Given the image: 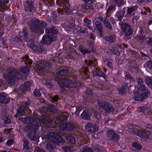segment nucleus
Instances as JSON below:
<instances>
[{
	"instance_id": "1",
	"label": "nucleus",
	"mask_w": 152,
	"mask_h": 152,
	"mask_svg": "<svg viewBox=\"0 0 152 152\" xmlns=\"http://www.w3.org/2000/svg\"><path fill=\"white\" fill-rule=\"evenodd\" d=\"M30 22L31 23L29 25L30 28L32 32L39 34H42L44 32L43 28L47 26L46 22L40 21L35 18L31 19Z\"/></svg>"
},
{
	"instance_id": "2",
	"label": "nucleus",
	"mask_w": 152,
	"mask_h": 152,
	"mask_svg": "<svg viewBox=\"0 0 152 152\" xmlns=\"http://www.w3.org/2000/svg\"><path fill=\"white\" fill-rule=\"evenodd\" d=\"M44 137L46 139L57 145L60 143H63L64 142L61 135L54 132H48L47 134L45 135Z\"/></svg>"
},
{
	"instance_id": "3",
	"label": "nucleus",
	"mask_w": 152,
	"mask_h": 152,
	"mask_svg": "<svg viewBox=\"0 0 152 152\" xmlns=\"http://www.w3.org/2000/svg\"><path fill=\"white\" fill-rule=\"evenodd\" d=\"M59 128L62 130L71 131L75 130L76 126L74 123L68 121L61 124L59 126Z\"/></svg>"
},
{
	"instance_id": "4",
	"label": "nucleus",
	"mask_w": 152,
	"mask_h": 152,
	"mask_svg": "<svg viewBox=\"0 0 152 152\" xmlns=\"http://www.w3.org/2000/svg\"><path fill=\"white\" fill-rule=\"evenodd\" d=\"M98 103L99 108L104 110L106 113L110 114L114 110L112 105L108 102H102Z\"/></svg>"
},
{
	"instance_id": "5",
	"label": "nucleus",
	"mask_w": 152,
	"mask_h": 152,
	"mask_svg": "<svg viewBox=\"0 0 152 152\" xmlns=\"http://www.w3.org/2000/svg\"><path fill=\"white\" fill-rule=\"evenodd\" d=\"M62 84L61 85L59 84L60 87L62 89L64 88V86L70 88H74L77 86V82L75 80H71L68 79H66L63 80Z\"/></svg>"
},
{
	"instance_id": "6",
	"label": "nucleus",
	"mask_w": 152,
	"mask_h": 152,
	"mask_svg": "<svg viewBox=\"0 0 152 152\" xmlns=\"http://www.w3.org/2000/svg\"><path fill=\"white\" fill-rule=\"evenodd\" d=\"M56 4L57 5L64 8V12L70 15L71 11L68 0H57Z\"/></svg>"
},
{
	"instance_id": "7",
	"label": "nucleus",
	"mask_w": 152,
	"mask_h": 152,
	"mask_svg": "<svg viewBox=\"0 0 152 152\" xmlns=\"http://www.w3.org/2000/svg\"><path fill=\"white\" fill-rule=\"evenodd\" d=\"M122 30L124 32L125 36H129L133 33L132 27L129 24L123 23L120 24Z\"/></svg>"
},
{
	"instance_id": "8",
	"label": "nucleus",
	"mask_w": 152,
	"mask_h": 152,
	"mask_svg": "<svg viewBox=\"0 0 152 152\" xmlns=\"http://www.w3.org/2000/svg\"><path fill=\"white\" fill-rule=\"evenodd\" d=\"M106 134L110 140L115 144L118 143L119 137L115 132L113 130L109 129L107 131Z\"/></svg>"
},
{
	"instance_id": "9",
	"label": "nucleus",
	"mask_w": 152,
	"mask_h": 152,
	"mask_svg": "<svg viewBox=\"0 0 152 152\" xmlns=\"http://www.w3.org/2000/svg\"><path fill=\"white\" fill-rule=\"evenodd\" d=\"M85 127L86 130L91 134L95 133L99 130L97 125L90 122H88L86 125Z\"/></svg>"
},
{
	"instance_id": "10",
	"label": "nucleus",
	"mask_w": 152,
	"mask_h": 152,
	"mask_svg": "<svg viewBox=\"0 0 152 152\" xmlns=\"http://www.w3.org/2000/svg\"><path fill=\"white\" fill-rule=\"evenodd\" d=\"M57 39L55 35H44L42 39L41 42L44 44L49 45L53 41H55Z\"/></svg>"
},
{
	"instance_id": "11",
	"label": "nucleus",
	"mask_w": 152,
	"mask_h": 152,
	"mask_svg": "<svg viewBox=\"0 0 152 152\" xmlns=\"http://www.w3.org/2000/svg\"><path fill=\"white\" fill-rule=\"evenodd\" d=\"M139 112H141L145 115H147L152 120V111L146 106L140 107L138 110Z\"/></svg>"
},
{
	"instance_id": "12",
	"label": "nucleus",
	"mask_w": 152,
	"mask_h": 152,
	"mask_svg": "<svg viewBox=\"0 0 152 152\" xmlns=\"http://www.w3.org/2000/svg\"><path fill=\"white\" fill-rule=\"evenodd\" d=\"M37 129L35 127H33L31 128V129L29 130L28 137V138L33 141H37L38 138L36 135L37 132Z\"/></svg>"
},
{
	"instance_id": "13",
	"label": "nucleus",
	"mask_w": 152,
	"mask_h": 152,
	"mask_svg": "<svg viewBox=\"0 0 152 152\" xmlns=\"http://www.w3.org/2000/svg\"><path fill=\"white\" fill-rule=\"evenodd\" d=\"M7 72L9 75L16 79H20L21 77V74L19 71L16 69H15L13 68H8L7 70Z\"/></svg>"
},
{
	"instance_id": "14",
	"label": "nucleus",
	"mask_w": 152,
	"mask_h": 152,
	"mask_svg": "<svg viewBox=\"0 0 152 152\" xmlns=\"http://www.w3.org/2000/svg\"><path fill=\"white\" fill-rule=\"evenodd\" d=\"M24 7L25 11L31 12H35V9L34 6L33 1H26Z\"/></svg>"
},
{
	"instance_id": "15",
	"label": "nucleus",
	"mask_w": 152,
	"mask_h": 152,
	"mask_svg": "<svg viewBox=\"0 0 152 152\" xmlns=\"http://www.w3.org/2000/svg\"><path fill=\"white\" fill-rule=\"evenodd\" d=\"M69 71L66 69H63L60 72H57L56 73V76L57 79H61L68 75Z\"/></svg>"
},
{
	"instance_id": "16",
	"label": "nucleus",
	"mask_w": 152,
	"mask_h": 152,
	"mask_svg": "<svg viewBox=\"0 0 152 152\" xmlns=\"http://www.w3.org/2000/svg\"><path fill=\"white\" fill-rule=\"evenodd\" d=\"M92 73L94 76H97L99 77H102L104 79L106 78V76L104 72L100 69L96 67L95 69L93 70Z\"/></svg>"
},
{
	"instance_id": "17",
	"label": "nucleus",
	"mask_w": 152,
	"mask_h": 152,
	"mask_svg": "<svg viewBox=\"0 0 152 152\" xmlns=\"http://www.w3.org/2000/svg\"><path fill=\"white\" fill-rule=\"evenodd\" d=\"M81 7L83 10H85L89 13H91L94 10L92 3L85 4L82 5Z\"/></svg>"
},
{
	"instance_id": "18",
	"label": "nucleus",
	"mask_w": 152,
	"mask_h": 152,
	"mask_svg": "<svg viewBox=\"0 0 152 152\" xmlns=\"http://www.w3.org/2000/svg\"><path fill=\"white\" fill-rule=\"evenodd\" d=\"M58 27L54 26L49 29L46 28L45 32L48 35H53V34H57L58 32Z\"/></svg>"
},
{
	"instance_id": "19",
	"label": "nucleus",
	"mask_w": 152,
	"mask_h": 152,
	"mask_svg": "<svg viewBox=\"0 0 152 152\" xmlns=\"http://www.w3.org/2000/svg\"><path fill=\"white\" fill-rule=\"evenodd\" d=\"M9 2V0H0V12H3L4 10H8V8L6 7V4Z\"/></svg>"
},
{
	"instance_id": "20",
	"label": "nucleus",
	"mask_w": 152,
	"mask_h": 152,
	"mask_svg": "<svg viewBox=\"0 0 152 152\" xmlns=\"http://www.w3.org/2000/svg\"><path fill=\"white\" fill-rule=\"evenodd\" d=\"M33 83L32 81H28L24 83L23 86V91H29L31 89V87L33 85Z\"/></svg>"
},
{
	"instance_id": "21",
	"label": "nucleus",
	"mask_w": 152,
	"mask_h": 152,
	"mask_svg": "<svg viewBox=\"0 0 152 152\" xmlns=\"http://www.w3.org/2000/svg\"><path fill=\"white\" fill-rule=\"evenodd\" d=\"M124 8L122 10H119L117 12L115 16L117 17L118 21H121L122 20V18L124 17L126 11Z\"/></svg>"
},
{
	"instance_id": "22",
	"label": "nucleus",
	"mask_w": 152,
	"mask_h": 152,
	"mask_svg": "<svg viewBox=\"0 0 152 152\" xmlns=\"http://www.w3.org/2000/svg\"><path fill=\"white\" fill-rule=\"evenodd\" d=\"M41 123L45 126H48L52 124V122L50 118L48 116H44L41 120Z\"/></svg>"
},
{
	"instance_id": "23",
	"label": "nucleus",
	"mask_w": 152,
	"mask_h": 152,
	"mask_svg": "<svg viewBox=\"0 0 152 152\" xmlns=\"http://www.w3.org/2000/svg\"><path fill=\"white\" fill-rule=\"evenodd\" d=\"M28 46L33 50L37 52H41L44 51L43 48L40 46H37L33 44H28Z\"/></svg>"
},
{
	"instance_id": "24",
	"label": "nucleus",
	"mask_w": 152,
	"mask_h": 152,
	"mask_svg": "<svg viewBox=\"0 0 152 152\" xmlns=\"http://www.w3.org/2000/svg\"><path fill=\"white\" fill-rule=\"evenodd\" d=\"M37 63L38 64L42 65L46 67L50 68L53 67V65L48 61H46L44 60H41L37 61Z\"/></svg>"
},
{
	"instance_id": "25",
	"label": "nucleus",
	"mask_w": 152,
	"mask_h": 152,
	"mask_svg": "<svg viewBox=\"0 0 152 152\" xmlns=\"http://www.w3.org/2000/svg\"><path fill=\"white\" fill-rule=\"evenodd\" d=\"M128 89L126 84L124 83L121 88L118 89L119 93L121 94H126L127 93Z\"/></svg>"
},
{
	"instance_id": "26",
	"label": "nucleus",
	"mask_w": 152,
	"mask_h": 152,
	"mask_svg": "<svg viewBox=\"0 0 152 152\" xmlns=\"http://www.w3.org/2000/svg\"><path fill=\"white\" fill-rule=\"evenodd\" d=\"M25 114V109L23 107H19L17 110V113L15 116L19 117L23 116Z\"/></svg>"
},
{
	"instance_id": "27",
	"label": "nucleus",
	"mask_w": 152,
	"mask_h": 152,
	"mask_svg": "<svg viewBox=\"0 0 152 152\" xmlns=\"http://www.w3.org/2000/svg\"><path fill=\"white\" fill-rule=\"evenodd\" d=\"M105 27L109 30L112 31L113 30L112 27L110 26V24L109 21V20L107 18L105 17L104 19V20L102 22Z\"/></svg>"
},
{
	"instance_id": "28",
	"label": "nucleus",
	"mask_w": 152,
	"mask_h": 152,
	"mask_svg": "<svg viewBox=\"0 0 152 152\" xmlns=\"http://www.w3.org/2000/svg\"><path fill=\"white\" fill-rule=\"evenodd\" d=\"M144 80L147 86L150 87H152V78L148 76L144 77Z\"/></svg>"
},
{
	"instance_id": "29",
	"label": "nucleus",
	"mask_w": 152,
	"mask_h": 152,
	"mask_svg": "<svg viewBox=\"0 0 152 152\" xmlns=\"http://www.w3.org/2000/svg\"><path fill=\"white\" fill-rule=\"evenodd\" d=\"M30 69L28 66H24L22 67L20 69V71L25 74L26 75H28L29 74Z\"/></svg>"
},
{
	"instance_id": "30",
	"label": "nucleus",
	"mask_w": 152,
	"mask_h": 152,
	"mask_svg": "<svg viewBox=\"0 0 152 152\" xmlns=\"http://www.w3.org/2000/svg\"><path fill=\"white\" fill-rule=\"evenodd\" d=\"M148 97L149 96H134L133 98L135 101L142 102Z\"/></svg>"
},
{
	"instance_id": "31",
	"label": "nucleus",
	"mask_w": 152,
	"mask_h": 152,
	"mask_svg": "<svg viewBox=\"0 0 152 152\" xmlns=\"http://www.w3.org/2000/svg\"><path fill=\"white\" fill-rule=\"evenodd\" d=\"M56 146L55 145L50 143L47 144L46 148V149L49 152H53L55 150Z\"/></svg>"
},
{
	"instance_id": "32",
	"label": "nucleus",
	"mask_w": 152,
	"mask_h": 152,
	"mask_svg": "<svg viewBox=\"0 0 152 152\" xmlns=\"http://www.w3.org/2000/svg\"><path fill=\"white\" fill-rule=\"evenodd\" d=\"M80 116L82 118L85 120H89L91 118L90 116L88 111L83 110L82 113L80 115Z\"/></svg>"
},
{
	"instance_id": "33",
	"label": "nucleus",
	"mask_w": 152,
	"mask_h": 152,
	"mask_svg": "<svg viewBox=\"0 0 152 152\" xmlns=\"http://www.w3.org/2000/svg\"><path fill=\"white\" fill-rule=\"evenodd\" d=\"M28 123L32 126L37 127L38 126V123L37 120L32 118H30L28 119Z\"/></svg>"
},
{
	"instance_id": "34",
	"label": "nucleus",
	"mask_w": 152,
	"mask_h": 152,
	"mask_svg": "<svg viewBox=\"0 0 152 152\" xmlns=\"http://www.w3.org/2000/svg\"><path fill=\"white\" fill-rule=\"evenodd\" d=\"M6 96H0V102L5 104L8 103L10 101V99L6 97Z\"/></svg>"
},
{
	"instance_id": "35",
	"label": "nucleus",
	"mask_w": 152,
	"mask_h": 152,
	"mask_svg": "<svg viewBox=\"0 0 152 152\" xmlns=\"http://www.w3.org/2000/svg\"><path fill=\"white\" fill-rule=\"evenodd\" d=\"M140 89L141 90L143 91H147L144 92L143 94H141L140 95H143V94L144 95H148L151 94L150 91L148 90V88L144 85H142V86H140Z\"/></svg>"
},
{
	"instance_id": "36",
	"label": "nucleus",
	"mask_w": 152,
	"mask_h": 152,
	"mask_svg": "<svg viewBox=\"0 0 152 152\" xmlns=\"http://www.w3.org/2000/svg\"><path fill=\"white\" fill-rule=\"evenodd\" d=\"M68 116L66 115H62L59 117L56 118V121H57L58 123H61L64 120H66Z\"/></svg>"
},
{
	"instance_id": "37",
	"label": "nucleus",
	"mask_w": 152,
	"mask_h": 152,
	"mask_svg": "<svg viewBox=\"0 0 152 152\" xmlns=\"http://www.w3.org/2000/svg\"><path fill=\"white\" fill-rule=\"evenodd\" d=\"M80 74L82 76L83 74L84 75H86L88 74V68L87 66H84L82 68L81 70H79Z\"/></svg>"
},
{
	"instance_id": "38",
	"label": "nucleus",
	"mask_w": 152,
	"mask_h": 152,
	"mask_svg": "<svg viewBox=\"0 0 152 152\" xmlns=\"http://www.w3.org/2000/svg\"><path fill=\"white\" fill-rule=\"evenodd\" d=\"M104 38L106 41H108L110 43H112L115 41L116 37L114 35H112L106 37H104Z\"/></svg>"
},
{
	"instance_id": "39",
	"label": "nucleus",
	"mask_w": 152,
	"mask_h": 152,
	"mask_svg": "<svg viewBox=\"0 0 152 152\" xmlns=\"http://www.w3.org/2000/svg\"><path fill=\"white\" fill-rule=\"evenodd\" d=\"M65 138L67 140L72 144H75L76 142V140L75 137L71 135H66Z\"/></svg>"
},
{
	"instance_id": "40",
	"label": "nucleus",
	"mask_w": 152,
	"mask_h": 152,
	"mask_svg": "<svg viewBox=\"0 0 152 152\" xmlns=\"http://www.w3.org/2000/svg\"><path fill=\"white\" fill-rule=\"evenodd\" d=\"M137 7L138 6L137 5L132 6L129 7H128V10L127 11V13L128 14L131 15L137 8Z\"/></svg>"
},
{
	"instance_id": "41",
	"label": "nucleus",
	"mask_w": 152,
	"mask_h": 152,
	"mask_svg": "<svg viewBox=\"0 0 152 152\" xmlns=\"http://www.w3.org/2000/svg\"><path fill=\"white\" fill-rule=\"evenodd\" d=\"M22 59L25 62L26 64H28L30 65L32 64V60L29 58L28 55H25L24 56L22 57Z\"/></svg>"
},
{
	"instance_id": "42",
	"label": "nucleus",
	"mask_w": 152,
	"mask_h": 152,
	"mask_svg": "<svg viewBox=\"0 0 152 152\" xmlns=\"http://www.w3.org/2000/svg\"><path fill=\"white\" fill-rule=\"evenodd\" d=\"M20 36L21 37H23L24 38V40H27V38L28 36V33L26 32L25 29L24 28L23 31L20 33Z\"/></svg>"
},
{
	"instance_id": "43",
	"label": "nucleus",
	"mask_w": 152,
	"mask_h": 152,
	"mask_svg": "<svg viewBox=\"0 0 152 152\" xmlns=\"http://www.w3.org/2000/svg\"><path fill=\"white\" fill-rule=\"evenodd\" d=\"M51 15L52 16V22L53 23H54L55 24H56L58 20V18L56 13L54 11H53L51 13Z\"/></svg>"
},
{
	"instance_id": "44",
	"label": "nucleus",
	"mask_w": 152,
	"mask_h": 152,
	"mask_svg": "<svg viewBox=\"0 0 152 152\" xmlns=\"http://www.w3.org/2000/svg\"><path fill=\"white\" fill-rule=\"evenodd\" d=\"M79 50L80 52L83 54H85L87 53H90L91 52V50L84 48L82 45L80 46Z\"/></svg>"
},
{
	"instance_id": "45",
	"label": "nucleus",
	"mask_w": 152,
	"mask_h": 152,
	"mask_svg": "<svg viewBox=\"0 0 152 152\" xmlns=\"http://www.w3.org/2000/svg\"><path fill=\"white\" fill-rule=\"evenodd\" d=\"M28 142L27 141H24L23 144V150L26 151H27L30 150L31 149L28 146Z\"/></svg>"
},
{
	"instance_id": "46",
	"label": "nucleus",
	"mask_w": 152,
	"mask_h": 152,
	"mask_svg": "<svg viewBox=\"0 0 152 152\" xmlns=\"http://www.w3.org/2000/svg\"><path fill=\"white\" fill-rule=\"evenodd\" d=\"M3 119L4 120V124H9L11 123V119L8 116H4L3 117Z\"/></svg>"
},
{
	"instance_id": "47",
	"label": "nucleus",
	"mask_w": 152,
	"mask_h": 152,
	"mask_svg": "<svg viewBox=\"0 0 152 152\" xmlns=\"http://www.w3.org/2000/svg\"><path fill=\"white\" fill-rule=\"evenodd\" d=\"M115 5H111L108 7L107 10V13H111L113 11L115 10Z\"/></svg>"
},
{
	"instance_id": "48",
	"label": "nucleus",
	"mask_w": 152,
	"mask_h": 152,
	"mask_svg": "<svg viewBox=\"0 0 152 152\" xmlns=\"http://www.w3.org/2000/svg\"><path fill=\"white\" fill-rule=\"evenodd\" d=\"M7 82L8 84L10 85H14L15 83V80L12 77H10L7 80Z\"/></svg>"
},
{
	"instance_id": "49",
	"label": "nucleus",
	"mask_w": 152,
	"mask_h": 152,
	"mask_svg": "<svg viewBox=\"0 0 152 152\" xmlns=\"http://www.w3.org/2000/svg\"><path fill=\"white\" fill-rule=\"evenodd\" d=\"M132 146L135 149L138 150H141L142 148L141 145L137 142H134L132 144Z\"/></svg>"
},
{
	"instance_id": "50",
	"label": "nucleus",
	"mask_w": 152,
	"mask_h": 152,
	"mask_svg": "<svg viewBox=\"0 0 152 152\" xmlns=\"http://www.w3.org/2000/svg\"><path fill=\"white\" fill-rule=\"evenodd\" d=\"M48 108L50 111L53 113H54L56 111L55 106L53 104H50L48 105Z\"/></svg>"
},
{
	"instance_id": "51",
	"label": "nucleus",
	"mask_w": 152,
	"mask_h": 152,
	"mask_svg": "<svg viewBox=\"0 0 152 152\" xmlns=\"http://www.w3.org/2000/svg\"><path fill=\"white\" fill-rule=\"evenodd\" d=\"M62 148L65 152H73L70 146H65L62 147Z\"/></svg>"
},
{
	"instance_id": "52",
	"label": "nucleus",
	"mask_w": 152,
	"mask_h": 152,
	"mask_svg": "<svg viewBox=\"0 0 152 152\" xmlns=\"http://www.w3.org/2000/svg\"><path fill=\"white\" fill-rule=\"evenodd\" d=\"M45 84L46 86L51 89H52L53 88V85L51 83V81L50 80L45 81Z\"/></svg>"
},
{
	"instance_id": "53",
	"label": "nucleus",
	"mask_w": 152,
	"mask_h": 152,
	"mask_svg": "<svg viewBox=\"0 0 152 152\" xmlns=\"http://www.w3.org/2000/svg\"><path fill=\"white\" fill-rule=\"evenodd\" d=\"M152 0H137V3L139 5H141L143 3H147L151 2Z\"/></svg>"
},
{
	"instance_id": "54",
	"label": "nucleus",
	"mask_w": 152,
	"mask_h": 152,
	"mask_svg": "<svg viewBox=\"0 0 152 152\" xmlns=\"http://www.w3.org/2000/svg\"><path fill=\"white\" fill-rule=\"evenodd\" d=\"M85 64L86 65L88 66H91V65L94 64V65L95 64L96 65V63H95V61H92L91 60H86L85 61Z\"/></svg>"
},
{
	"instance_id": "55",
	"label": "nucleus",
	"mask_w": 152,
	"mask_h": 152,
	"mask_svg": "<svg viewBox=\"0 0 152 152\" xmlns=\"http://www.w3.org/2000/svg\"><path fill=\"white\" fill-rule=\"evenodd\" d=\"M95 25L96 26V28L99 31H100L101 29L102 28V23L100 22H96V21L95 22Z\"/></svg>"
},
{
	"instance_id": "56",
	"label": "nucleus",
	"mask_w": 152,
	"mask_h": 152,
	"mask_svg": "<svg viewBox=\"0 0 152 152\" xmlns=\"http://www.w3.org/2000/svg\"><path fill=\"white\" fill-rule=\"evenodd\" d=\"M135 38L138 42H142L145 39V37L143 36H140L135 37Z\"/></svg>"
},
{
	"instance_id": "57",
	"label": "nucleus",
	"mask_w": 152,
	"mask_h": 152,
	"mask_svg": "<svg viewBox=\"0 0 152 152\" xmlns=\"http://www.w3.org/2000/svg\"><path fill=\"white\" fill-rule=\"evenodd\" d=\"M82 152H93V149L88 147L84 148Z\"/></svg>"
},
{
	"instance_id": "58",
	"label": "nucleus",
	"mask_w": 152,
	"mask_h": 152,
	"mask_svg": "<svg viewBox=\"0 0 152 152\" xmlns=\"http://www.w3.org/2000/svg\"><path fill=\"white\" fill-rule=\"evenodd\" d=\"M85 93L88 95H92L93 94V91L90 89H86L84 91Z\"/></svg>"
},
{
	"instance_id": "59",
	"label": "nucleus",
	"mask_w": 152,
	"mask_h": 152,
	"mask_svg": "<svg viewBox=\"0 0 152 152\" xmlns=\"http://www.w3.org/2000/svg\"><path fill=\"white\" fill-rule=\"evenodd\" d=\"M34 68V69H37L38 70H43L45 69V67L41 66L35 65Z\"/></svg>"
},
{
	"instance_id": "60",
	"label": "nucleus",
	"mask_w": 152,
	"mask_h": 152,
	"mask_svg": "<svg viewBox=\"0 0 152 152\" xmlns=\"http://www.w3.org/2000/svg\"><path fill=\"white\" fill-rule=\"evenodd\" d=\"M136 82L138 83V85H140V86L143 85L144 82L143 80L141 78H139L137 79L136 80Z\"/></svg>"
},
{
	"instance_id": "61",
	"label": "nucleus",
	"mask_w": 152,
	"mask_h": 152,
	"mask_svg": "<svg viewBox=\"0 0 152 152\" xmlns=\"http://www.w3.org/2000/svg\"><path fill=\"white\" fill-rule=\"evenodd\" d=\"M47 4L52 6L54 4L53 0H43Z\"/></svg>"
},
{
	"instance_id": "62",
	"label": "nucleus",
	"mask_w": 152,
	"mask_h": 152,
	"mask_svg": "<svg viewBox=\"0 0 152 152\" xmlns=\"http://www.w3.org/2000/svg\"><path fill=\"white\" fill-rule=\"evenodd\" d=\"M125 79L126 80H128V79H132L131 75L128 72H126L125 73Z\"/></svg>"
},
{
	"instance_id": "63",
	"label": "nucleus",
	"mask_w": 152,
	"mask_h": 152,
	"mask_svg": "<svg viewBox=\"0 0 152 152\" xmlns=\"http://www.w3.org/2000/svg\"><path fill=\"white\" fill-rule=\"evenodd\" d=\"M13 142V140L12 139L8 140L5 145L8 146H11Z\"/></svg>"
},
{
	"instance_id": "64",
	"label": "nucleus",
	"mask_w": 152,
	"mask_h": 152,
	"mask_svg": "<svg viewBox=\"0 0 152 152\" xmlns=\"http://www.w3.org/2000/svg\"><path fill=\"white\" fill-rule=\"evenodd\" d=\"M94 115L98 120H99L101 118L100 113L99 112L95 111L94 113Z\"/></svg>"
}]
</instances>
